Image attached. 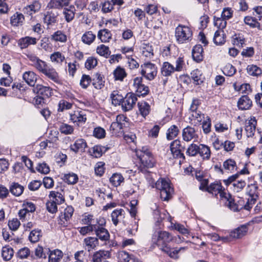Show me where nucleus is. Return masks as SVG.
Returning a JSON list of instances; mask_svg holds the SVG:
<instances>
[{"label":"nucleus","mask_w":262,"mask_h":262,"mask_svg":"<svg viewBox=\"0 0 262 262\" xmlns=\"http://www.w3.org/2000/svg\"><path fill=\"white\" fill-rule=\"evenodd\" d=\"M172 236L168 232L160 231L154 233L152 237V242L156 244L162 251L167 254L171 258H177L179 252L184 250V247L179 249H171L168 244L172 240Z\"/></svg>","instance_id":"1"},{"label":"nucleus","mask_w":262,"mask_h":262,"mask_svg":"<svg viewBox=\"0 0 262 262\" xmlns=\"http://www.w3.org/2000/svg\"><path fill=\"white\" fill-rule=\"evenodd\" d=\"M175 37L179 43H187L192 39V32L188 27L179 25L175 29Z\"/></svg>","instance_id":"2"},{"label":"nucleus","mask_w":262,"mask_h":262,"mask_svg":"<svg viewBox=\"0 0 262 262\" xmlns=\"http://www.w3.org/2000/svg\"><path fill=\"white\" fill-rule=\"evenodd\" d=\"M156 188L160 191V196L162 200L168 201L173 192L169 182L163 179H159L155 184Z\"/></svg>","instance_id":"3"},{"label":"nucleus","mask_w":262,"mask_h":262,"mask_svg":"<svg viewBox=\"0 0 262 262\" xmlns=\"http://www.w3.org/2000/svg\"><path fill=\"white\" fill-rule=\"evenodd\" d=\"M239 174L236 173L227 179L223 180L224 184L227 185H231L232 189L235 192L241 191L246 185V183L244 180L239 179Z\"/></svg>","instance_id":"4"},{"label":"nucleus","mask_w":262,"mask_h":262,"mask_svg":"<svg viewBox=\"0 0 262 262\" xmlns=\"http://www.w3.org/2000/svg\"><path fill=\"white\" fill-rule=\"evenodd\" d=\"M247 193L249 197L247 199L245 208L246 210H250L252 208V205L255 203L258 198V186L255 182L248 185Z\"/></svg>","instance_id":"5"},{"label":"nucleus","mask_w":262,"mask_h":262,"mask_svg":"<svg viewBox=\"0 0 262 262\" xmlns=\"http://www.w3.org/2000/svg\"><path fill=\"white\" fill-rule=\"evenodd\" d=\"M141 74L145 78L151 80L155 78L157 73V68L156 65L147 62L141 66Z\"/></svg>","instance_id":"6"},{"label":"nucleus","mask_w":262,"mask_h":262,"mask_svg":"<svg viewBox=\"0 0 262 262\" xmlns=\"http://www.w3.org/2000/svg\"><path fill=\"white\" fill-rule=\"evenodd\" d=\"M206 190L209 193H211L215 196L219 194L220 199L222 200L226 199L229 196V193L225 191V189L222 186L221 183L215 182L211 183L208 187H207Z\"/></svg>","instance_id":"7"},{"label":"nucleus","mask_w":262,"mask_h":262,"mask_svg":"<svg viewBox=\"0 0 262 262\" xmlns=\"http://www.w3.org/2000/svg\"><path fill=\"white\" fill-rule=\"evenodd\" d=\"M137 98L136 95L134 93H127L125 97H123L121 102V107L123 111L127 112L130 111L134 107Z\"/></svg>","instance_id":"8"},{"label":"nucleus","mask_w":262,"mask_h":262,"mask_svg":"<svg viewBox=\"0 0 262 262\" xmlns=\"http://www.w3.org/2000/svg\"><path fill=\"white\" fill-rule=\"evenodd\" d=\"M132 86L137 95L139 96H145L149 93L148 87L142 83V77L135 78L133 79Z\"/></svg>","instance_id":"9"},{"label":"nucleus","mask_w":262,"mask_h":262,"mask_svg":"<svg viewBox=\"0 0 262 262\" xmlns=\"http://www.w3.org/2000/svg\"><path fill=\"white\" fill-rule=\"evenodd\" d=\"M101 223L98 222L99 225H96L95 232L96 236L102 241H107L110 239V233L108 230L102 227L103 225L105 224V222L104 219L100 220Z\"/></svg>","instance_id":"10"},{"label":"nucleus","mask_w":262,"mask_h":262,"mask_svg":"<svg viewBox=\"0 0 262 262\" xmlns=\"http://www.w3.org/2000/svg\"><path fill=\"white\" fill-rule=\"evenodd\" d=\"M257 120L254 117H250L247 119L245 123V132L248 138L254 137L256 132Z\"/></svg>","instance_id":"11"},{"label":"nucleus","mask_w":262,"mask_h":262,"mask_svg":"<svg viewBox=\"0 0 262 262\" xmlns=\"http://www.w3.org/2000/svg\"><path fill=\"white\" fill-rule=\"evenodd\" d=\"M27 57L31 62V65L42 73L44 72L48 67L45 61L40 59L35 55L31 54L28 55Z\"/></svg>","instance_id":"12"},{"label":"nucleus","mask_w":262,"mask_h":262,"mask_svg":"<svg viewBox=\"0 0 262 262\" xmlns=\"http://www.w3.org/2000/svg\"><path fill=\"white\" fill-rule=\"evenodd\" d=\"M70 120L73 123L79 124L81 123H84L86 120V117L84 112L82 110H76L72 111L69 114Z\"/></svg>","instance_id":"13"},{"label":"nucleus","mask_w":262,"mask_h":262,"mask_svg":"<svg viewBox=\"0 0 262 262\" xmlns=\"http://www.w3.org/2000/svg\"><path fill=\"white\" fill-rule=\"evenodd\" d=\"M182 138L186 142H189L192 140L195 142L198 140V135L193 127L188 126L183 130Z\"/></svg>","instance_id":"14"},{"label":"nucleus","mask_w":262,"mask_h":262,"mask_svg":"<svg viewBox=\"0 0 262 262\" xmlns=\"http://www.w3.org/2000/svg\"><path fill=\"white\" fill-rule=\"evenodd\" d=\"M170 150L174 158H180L185 160V156L181 149V141L175 140L172 142L170 146Z\"/></svg>","instance_id":"15"},{"label":"nucleus","mask_w":262,"mask_h":262,"mask_svg":"<svg viewBox=\"0 0 262 262\" xmlns=\"http://www.w3.org/2000/svg\"><path fill=\"white\" fill-rule=\"evenodd\" d=\"M138 158L144 167H152L154 165L155 160L151 153L142 155L139 154Z\"/></svg>","instance_id":"16"},{"label":"nucleus","mask_w":262,"mask_h":262,"mask_svg":"<svg viewBox=\"0 0 262 262\" xmlns=\"http://www.w3.org/2000/svg\"><path fill=\"white\" fill-rule=\"evenodd\" d=\"M49 254V262H59L63 257L62 252L59 249H55L51 251L49 249H46Z\"/></svg>","instance_id":"17"},{"label":"nucleus","mask_w":262,"mask_h":262,"mask_svg":"<svg viewBox=\"0 0 262 262\" xmlns=\"http://www.w3.org/2000/svg\"><path fill=\"white\" fill-rule=\"evenodd\" d=\"M87 146L85 141L83 139H78L73 144L71 145L70 149L75 153L83 152Z\"/></svg>","instance_id":"18"},{"label":"nucleus","mask_w":262,"mask_h":262,"mask_svg":"<svg viewBox=\"0 0 262 262\" xmlns=\"http://www.w3.org/2000/svg\"><path fill=\"white\" fill-rule=\"evenodd\" d=\"M35 92L38 95L41 97L48 98L52 94V90L49 86H43L41 84H37L34 89Z\"/></svg>","instance_id":"19"},{"label":"nucleus","mask_w":262,"mask_h":262,"mask_svg":"<svg viewBox=\"0 0 262 262\" xmlns=\"http://www.w3.org/2000/svg\"><path fill=\"white\" fill-rule=\"evenodd\" d=\"M98 245L99 242L97 237L90 236L83 240L84 247L88 251L94 249Z\"/></svg>","instance_id":"20"},{"label":"nucleus","mask_w":262,"mask_h":262,"mask_svg":"<svg viewBox=\"0 0 262 262\" xmlns=\"http://www.w3.org/2000/svg\"><path fill=\"white\" fill-rule=\"evenodd\" d=\"M37 42V39L35 37L26 36L22 37L18 40V45L20 49L27 48L30 45H35Z\"/></svg>","instance_id":"21"},{"label":"nucleus","mask_w":262,"mask_h":262,"mask_svg":"<svg viewBox=\"0 0 262 262\" xmlns=\"http://www.w3.org/2000/svg\"><path fill=\"white\" fill-rule=\"evenodd\" d=\"M248 231V226L243 225L231 232L230 235L234 238H240L245 235Z\"/></svg>","instance_id":"22"},{"label":"nucleus","mask_w":262,"mask_h":262,"mask_svg":"<svg viewBox=\"0 0 262 262\" xmlns=\"http://www.w3.org/2000/svg\"><path fill=\"white\" fill-rule=\"evenodd\" d=\"M192 56L194 60L199 62L203 59V49L201 45H195L192 51Z\"/></svg>","instance_id":"23"},{"label":"nucleus","mask_w":262,"mask_h":262,"mask_svg":"<svg viewBox=\"0 0 262 262\" xmlns=\"http://www.w3.org/2000/svg\"><path fill=\"white\" fill-rule=\"evenodd\" d=\"M42 74L45 75L47 77H48L54 82L57 83H59L60 82L58 74L56 71V70L52 67L48 66L47 69Z\"/></svg>","instance_id":"24"},{"label":"nucleus","mask_w":262,"mask_h":262,"mask_svg":"<svg viewBox=\"0 0 262 262\" xmlns=\"http://www.w3.org/2000/svg\"><path fill=\"white\" fill-rule=\"evenodd\" d=\"M38 76L33 71H27L23 74V79L27 84L31 86H34Z\"/></svg>","instance_id":"25"},{"label":"nucleus","mask_w":262,"mask_h":262,"mask_svg":"<svg viewBox=\"0 0 262 262\" xmlns=\"http://www.w3.org/2000/svg\"><path fill=\"white\" fill-rule=\"evenodd\" d=\"M223 201L225 202V205L233 211H237L243 208L244 205H239L235 203L234 200L232 199L230 194L229 198L228 197L226 199H224Z\"/></svg>","instance_id":"26"},{"label":"nucleus","mask_w":262,"mask_h":262,"mask_svg":"<svg viewBox=\"0 0 262 262\" xmlns=\"http://www.w3.org/2000/svg\"><path fill=\"white\" fill-rule=\"evenodd\" d=\"M124 217V211L122 209L114 210L111 213L112 221L115 226Z\"/></svg>","instance_id":"27"},{"label":"nucleus","mask_w":262,"mask_h":262,"mask_svg":"<svg viewBox=\"0 0 262 262\" xmlns=\"http://www.w3.org/2000/svg\"><path fill=\"white\" fill-rule=\"evenodd\" d=\"M142 50V54L143 56L148 58H151L154 56V50L152 46L149 42H144L142 43L141 47Z\"/></svg>","instance_id":"28"},{"label":"nucleus","mask_w":262,"mask_h":262,"mask_svg":"<svg viewBox=\"0 0 262 262\" xmlns=\"http://www.w3.org/2000/svg\"><path fill=\"white\" fill-rule=\"evenodd\" d=\"M41 8V4L37 1L33 2L31 5L25 7L23 11L25 13L31 15L33 14L38 12Z\"/></svg>","instance_id":"29"},{"label":"nucleus","mask_w":262,"mask_h":262,"mask_svg":"<svg viewBox=\"0 0 262 262\" xmlns=\"http://www.w3.org/2000/svg\"><path fill=\"white\" fill-rule=\"evenodd\" d=\"M58 14L53 11H48L44 16V22L48 25H53L57 21V18Z\"/></svg>","instance_id":"30"},{"label":"nucleus","mask_w":262,"mask_h":262,"mask_svg":"<svg viewBox=\"0 0 262 262\" xmlns=\"http://www.w3.org/2000/svg\"><path fill=\"white\" fill-rule=\"evenodd\" d=\"M175 71L173 65L168 62H163L161 68V73L163 76H170Z\"/></svg>","instance_id":"31"},{"label":"nucleus","mask_w":262,"mask_h":262,"mask_svg":"<svg viewBox=\"0 0 262 262\" xmlns=\"http://www.w3.org/2000/svg\"><path fill=\"white\" fill-rule=\"evenodd\" d=\"M252 105V101L249 97L244 95L241 97L238 101L237 106L242 110H248Z\"/></svg>","instance_id":"32"},{"label":"nucleus","mask_w":262,"mask_h":262,"mask_svg":"<svg viewBox=\"0 0 262 262\" xmlns=\"http://www.w3.org/2000/svg\"><path fill=\"white\" fill-rule=\"evenodd\" d=\"M92 84L97 90H100L104 86V77L100 74L96 73L92 79Z\"/></svg>","instance_id":"33"},{"label":"nucleus","mask_w":262,"mask_h":262,"mask_svg":"<svg viewBox=\"0 0 262 262\" xmlns=\"http://www.w3.org/2000/svg\"><path fill=\"white\" fill-rule=\"evenodd\" d=\"M191 77L193 80V83L195 85L201 84L203 81L204 78L202 75V73L199 69L193 70L191 74Z\"/></svg>","instance_id":"34"},{"label":"nucleus","mask_w":262,"mask_h":262,"mask_svg":"<svg viewBox=\"0 0 262 262\" xmlns=\"http://www.w3.org/2000/svg\"><path fill=\"white\" fill-rule=\"evenodd\" d=\"M51 39L55 42L64 43L67 40L66 34L62 31L58 30L51 35Z\"/></svg>","instance_id":"35"},{"label":"nucleus","mask_w":262,"mask_h":262,"mask_svg":"<svg viewBox=\"0 0 262 262\" xmlns=\"http://www.w3.org/2000/svg\"><path fill=\"white\" fill-rule=\"evenodd\" d=\"M70 0H51L48 5V7L53 9H60L64 6H67Z\"/></svg>","instance_id":"36"},{"label":"nucleus","mask_w":262,"mask_h":262,"mask_svg":"<svg viewBox=\"0 0 262 262\" xmlns=\"http://www.w3.org/2000/svg\"><path fill=\"white\" fill-rule=\"evenodd\" d=\"M205 119L204 115L200 111L194 112L191 113L190 119L191 123L194 125H199L203 119Z\"/></svg>","instance_id":"37"},{"label":"nucleus","mask_w":262,"mask_h":262,"mask_svg":"<svg viewBox=\"0 0 262 262\" xmlns=\"http://www.w3.org/2000/svg\"><path fill=\"white\" fill-rule=\"evenodd\" d=\"M199 154L203 159L209 160L211 156L210 147L203 144H200Z\"/></svg>","instance_id":"38"},{"label":"nucleus","mask_w":262,"mask_h":262,"mask_svg":"<svg viewBox=\"0 0 262 262\" xmlns=\"http://www.w3.org/2000/svg\"><path fill=\"white\" fill-rule=\"evenodd\" d=\"M50 58L51 62L58 64H61L66 59L64 55L58 51L51 54Z\"/></svg>","instance_id":"39"},{"label":"nucleus","mask_w":262,"mask_h":262,"mask_svg":"<svg viewBox=\"0 0 262 262\" xmlns=\"http://www.w3.org/2000/svg\"><path fill=\"white\" fill-rule=\"evenodd\" d=\"M213 42L216 45H221L225 42V37L224 31L217 30L215 31L213 37Z\"/></svg>","instance_id":"40"},{"label":"nucleus","mask_w":262,"mask_h":262,"mask_svg":"<svg viewBox=\"0 0 262 262\" xmlns=\"http://www.w3.org/2000/svg\"><path fill=\"white\" fill-rule=\"evenodd\" d=\"M223 166L224 169L228 171L232 172L237 169L236 162L234 160L229 159L223 162Z\"/></svg>","instance_id":"41"},{"label":"nucleus","mask_w":262,"mask_h":262,"mask_svg":"<svg viewBox=\"0 0 262 262\" xmlns=\"http://www.w3.org/2000/svg\"><path fill=\"white\" fill-rule=\"evenodd\" d=\"M49 198L50 200L53 201V202H55L57 205L61 204L64 201L63 196L61 193L54 191L50 192Z\"/></svg>","instance_id":"42"},{"label":"nucleus","mask_w":262,"mask_h":262,"mask_svg":"<svg viewBox=\"0 0 262 262\" xmlns=\"http://www.w3.org/2000/svg\"><path fill=\"white\" fill-rule=\"evenodd\" d=\"M104 151V147L95 145L90 149L89 153L93 157L97 158L100 157Z\"/></svg>","instance_id":"43"},{"label":"nucleus","mask_w":262,"mask_h":262,"mask_svg":"<svg viewBox=\"0 0 262 262\" xmlns=\"http://www.w3.org/2000/svg\"><path fill=\"white\" fill-rule=\"evenodd\" d=\"M124 179L121 174L119 173H114L110 178V181L115 187L120 186L124 182Z\"/></svg>","instance_id":"44"},{"label":"nucleus","mask_w":262,"mask_h":262,"mask_svg":"<svg viewBox=\"0 0 262 262\" xmlns=\"http://www.w3.org/2000/svg\"><path fill=\"white\" fill-rule=\"evenodd\" d=\"M75 9L74 6H70L69 8H65L63 13L64 15L66 20L70 22L73 19L75 16Z\"/></svg>","instance_id":"45"},{"label":"nucleus","mask_w":262,"mask_h":262,"mask_svg":"<svg viewBox=\"0 0 262 262\" xmlns=\"http://www.w3.org/2000/svg\"><path fill=\"white\" fill-rule=\"evenodd\" d=\"M98 37L102 42H108L112 38V34L107 29L101 30L98 32Z\"/></svg>","instance_id":"46"},{"label":"nucleus","mask_w":262,"mask_h":262,"mask_svg":"<svg viewBox=\"0 0 262 262\" xmlns=\"http://www.w3.org/2000/svg\"><path fill=\"white\" fill-rule=\"evenodd\" d=\"M109 253L107 251L99 250L96 252L93 255V262H101L102 259L108 256Z\"/></svg>","instance_id":"47"},{"label":"nucleus","mask_w":262,"mask_h":262,"mask_svg":"<svg viewBox=\"0 0 262 262\" xmlns=\"http://www.w3.org/2000/svg\"><path fill=\"white\" fill-rule=\"evenodd\" d=\"M110 97L112 99V103L114 105H120L123 100V97L118 91H113L111 94Z\"/></svg>","instance_id":"48"},{"label":"nucleus","mask_w":262,"mask_h":262,"mask_svg":"<svg viewBox=\"0 0 262 262\" xmlns=\"http://www.w3.org/2000/svg\"><path fill=\"white\" fill-rule=\"evenodd\" d=\"M14 251L13 249L9 246H5L2 250V256L4 260L8 261L10 260L13 256Z\"/></svg>","instance_id":"49"},{"label":"nucleus","mask_w":262,"mask_h":262,"mask_svg":"<svg viewBox=\"0 0 262 262\" xmlns=\"http://www.w3.org/2000/svg\"><path fill=\"white\" fill-rule=\"evenodd\" d=\"M247 72L248 74L252 76H258L262 74L261 69L256 65H248L247 68Z\"/></svg>","instance_id":"50"},{"label":"nucleus","mask_w":262,"mask_h":262,"mask_svg":"<svg viewBox=\"0 0 262 262\" xmlns=\"http://www.w3.org/2000/svg\"><path fill=\"white\" fill-rule=\"evenodd\" d=\"M179 133L178 127L176 125H172L167 130L166 138L169 140H172L178 136Z\"/></svg>","instance_id":"51"},{"label":"nucleus","mask_w":262,"mask_h":262,"mask_svg":"<svg viewBox=\"0 0 262 262\" xmlns=\"http://www.w3.org/2000/svg\"><path fill=\"white\" fill-rule=\"evenodd\" d=\"M138 105L140 114L143 117H145L149 113L150 107L147 102H138Z\"/></svg>","instance_id":"52"},{"label":"nucleus","mask_w":262,"mask_h":262,"mask_svg":"<svg viewBox=\"0 0 262 262\" xmlns=\"http://www.w3.org/2000/svg\"><path fill=\"white\" fill-rule=\"evenodd\" d=\"M113 74L115 79L120 81H122L127 75L125 70L120 67H117L114 70Z\"/></svg>","instance_id":"53"},{"label":"nucleus","mask_w":262,"mask_h":262,"mask_svg":"<svg viewBox=\"0 0 262 262\" xmlns=\"http://www.w3.org/2000/svg\"><path fill=\"white\" fill-rule=\"evenodd\" d=\"M97 53L100 56L107 58L111 54V51L108 47L104 45H101L96 49Z\"/></svg>","instance_id":"54"},{"label":"nucleus","mask_w":262,"mask_h":262,"mask_svg":"<svg viewBox=\"0 0 262 262\" xmlns=\"http://www.w3.org/2000/svg\"><path fill=\"white\" fill-rule=\"evenodd\" d=\"M96 38V36L92 31L85 32L82 36V41L85 44L90 45Z\"/></svg>","instance_id":"55"},{"label":"nucleus","mask_w":262,"mask_h":262,"mask_svg":"<svg viewBox=\"0 0 262 262\" xmlns=\"http://www.w3.org/2000/svg\"><path fill=\"white\" fill-rule=\"evenodd\" d=\"M24 20V15L21 13H16L11 18V23L13 26H18Z\"/></svg>","instance_id":"56"},{"label":"nucleus","mask_w":262,"mask_h":262,"mask_svg":"<svg viewBox=\"0 0 262 262\" xmlns=\"http://www.w3.org/2000/svg\"><path fill=\"white\" fill-rule=\"evenodd\" d=\"M24 191V187L18 183H14L10 188L11 192L16 196H20Z\"/></svg>","instance_id":"57"},{"label":"nucleus","mask_w":262,"mask_h":262,"mask_svg":"<svg viewBox=\"0 0 262 262\" xmlns=\"http://www.w3.org/2000/svg\"><path fill=\"white\" fill-rule=\"evenodd\" d=\"M63 180L69 184H74L77 183L78 178L77 176L74 173L65 174L63 178Z\"/></svg>","instance_id":"58"},{"label":"nucleus","mask_w":262,"mask_h":262,"mask_svg":"<svg viewBox=\"0 0 262 262\" xmlns=\"http://www.w3.org/2000/svg\"><path fill=\"white\" fill-rule=\"evenodd\" d=\"M244 22L252 28H258L259 29H260V24L256 19L251 16H246L244 18Z\"/></svg>","instance_id":"59"},{"label":"nucleus","mask_w":262,"mask_h":262,"mask_svg":"<svg viewBox=\"0 0 262 262\" xmlns=\"http://www.w3.org/2000/svg\"><path fill=\"white\" fill-rule=\"evenodd\" d=\"M199 152V145L192 143L188 147L186 154L189 156H195Z\"/></svg>","instance_id":"60"},{"label":"nucleus","mask_w":262,"mask_h":262,"mask_svg":"<svg viewBox=\"0 0 262 262\" xmlns=\"http://www.w3.org/2000/svg\"><path fill=\"white\" fill-rule=\"evenodd\" d=\"M74 212V208L72 206H67L64 210L63 213H61L60 217L61 220L64 219L66 221H69Z\"/></svg>","instance_id":"61"},{"label":"nucleus","mask_w":262,"mask_h":262,"mask_svg":"<svg viewBox=\"0 0 262 262\" xmlns=\"http://www.w3.org/2000/svg\"><path fill=\"white\" fill-rule=\"evenodd\" d=\"M176 67H174L175 72H181L185 68L186 65L183 57H178L175 62Z\"/></svg>","instance_id":"62"},{"label":"nucleus","mask_w":262,"mask_h":262,"mask_svg":"<svg viewBox=\"0 0 262 262\" xmlns=\"http://www.w3.org/2000/svg\"><path fill=\"white\" fill-rule=\"evenodd\" d=\"M232 38L234 45L239 47H243L245 43V38L241 34H235Z\"/></svg>","instance_id":"63"},{"label":"nucleus","mask_w":262,"mask_h":262,"mask_svg":"<svg viewBox=\"0 0 262 262\" xmlns=\"http://www.w3.org/2000/svg\"><path fill=\"white\" fill-rule=\"evenodd\" d=\"M214 25L218 28L219 29V30H223L227 25V21L222 17H214Z\"/></svg>","instance_id":"64"}]
</instances>
